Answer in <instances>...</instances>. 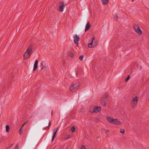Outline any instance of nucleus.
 <instances>
[{"label": "nucleus", "instance_id": "9b49d317", "mask_svg": "<svg viewBox=\"0 0 149 149\" xmlns=\"http://www.w3.org/2000/svg\"><path fill=\"white\" fill-rule=\"evenodd\" d=\"M27 123V122H25L21 126L19 131V133L20 134H22L23 131V126Z\"/></svg>", "mask_w": 149, "mask_h": 149}, {"label": "nucleus", "instance_id": "f3484780", "mask_svg": "<svg viewBox=\"0 0 149 149\" xmlns=\"http://www.w3.org/2000/svg\"><path fill=\"white\" fill-rule=\"evenodd\" d=\"M118 17L117 14V13L115 14L114 15V19L115 21L117 20L118 19Z\"/></svg>", "mask_w": 149, "mask_h": 149}, {"label": "nucleus", "instance_id": "f03ea898", "mask_svg": "<svg viewBox=\"0 0 149 149\" xmlns=\"http://www.w3.org/2000/svg\"><path fill=\"white\" fill-rule=\"evenodd\" d=\"M79 85L80 84L78 82L73 84L70 88V91L72 92L74 91L78 88Z\"/></svg>", "mask_w": 149, "mask_h": 149}, {"label": "nucleus", "instance_id": "f8f14e48", "mask_svg": "<svg viewBox=\"0 0 149 149\" xmlns=\"http://www.w3.org/2000/svg\"><path fill=\"white\" fill-rule=\"evenodd\" d=\"M106 118L109 122L112 123L114 118L111 117H107Z\"/></svg>", "mask_w": 149, "mask_h": 149}, {"label": "nucleus", "instance_id": "f257e3e1", "mask_svg": "<svg viewBox=\"0 0 149 149\" xmlns=\"http://www.w3.org/2000/svg\"><path fill=\"white\" fill-rule=\"evenodd\" d=\"M32 52V45H30L24 54V59L26 60L28 58Z\"/></svg>", "mask_w": 149, "mask_h": 149}, {"label": "nucleus", "instance_id": "0eeeda50", "mask_svg": "<svg viewBox=\"0 0 149 149\" xmlns=\"http://www.w3.org/2000/svg\"><path fill=\"white\" fill-rule=\"evenodd\" d=\"M97 45L95 42L93 41V40H92L91 42L88 44V46L89 48H93L96 46Z\"/></svg>", "mask_w": 149, "mask_h": 149}, {"label": "nucleus", "instance_id": "c9c22d12", "mask_svg": "<svg viewBox=\"0 0 149 149\" xmlns=\"http://www.w3.org/2000/svg\"><path fill=\"white\" fill-rule=\"evenodd\" d=\"M132 1H134V0H132Z\"/></svg>", "mask_w": 149, "mask_h": 149}, {"label": "nucleus", "instance_id": "6e6552de", "mask_svg": "<svg viewBox=\"0 0 149 149\" xmlns=\"http://www.w3.org/2000/svg\"><path fill=\"white\" fill-rule=\"evenodd\" d=\"M112 123L117 125H120L121 124L122 122L119 121L117 119H114Z\"/></svg>", "mask_w": 149, "mask_h": 149}, {"label": "nucleus", "instance_id": "20e7f679", "mask_svg": "<svg viewBox=\"0 0 149 149\" xmlns=\"http://www.w3.org/2000/svg\"><path fill=\"white\" fill-rule=\"evenodd\" d=\"M138 99V98L137 96H136L133 98L131 102L132 107H135L137 104Z\"/></svg>", "mask_w": 149, "mask_h": 149}, {"label": "nucleus", "instance_id": "6ab92c4d", "mask_svg": "<svg viewBox=\"0 0 149 149\" xmlns=\"http://www.w3.org/2000/svg\"><path fill=\"white\" fill-rule=\"evenodd\" d=\"M120 132L122 134H123L125 133V130L124 129H120Z\"/></svg>", "mask_w": 149, "mask_h": 149}, {"label": "nucleus", "instance_id": "7c9ffc66", "mask_svg": "<svg viewBox=\"0 0 149 149\" xmlns=\"http://www.w3.org/2000/svg\"><path fill=\"white\" fill-rule=\"evenodd\" d=\"M57 128H54V130H53V131H54L55 130H56H56H57Z\"/></svg>", "mask_w": 149, "mask_h": 149}, {"label": "nucleus", "instance_id": "7ed1b4c3", "mask_svg": "<svg viewBox=\"0 0 149 149\" xmlns=\"http://www.w3.org/2000/svg\"><path fill=\"white\" fill-rule=\"evenodd\" d=\"M101 110V108L100 107H92L90 109V111L91 113L95 112L97 113Z\"/></svg>", "mask_w": 149, "mask_h": 149}, {"label": "nucleus", "instance_id": "c756f323", "mask_svg": "<svg viewBox=\"0 0 149 149\" xmlns=\"http://www.w3.org/2000/svg\"><path fill=\"white\" fill-rule=\"evenodd\" d=\"M51 125V122H49V123L48 126H49Z\"/></svg>", "mask_w": 149, "mask_h": 149}, {"label": "nucleus", "instance_id": "dca6fc26", "mask_svg": "<svg viewBox=\"0 0 149 149\" xmlns=\"http://www.w3.org/2000/svg\"><path fill=\"white\" fill-rule=\"evenodd\" d=\"M6 132L7 133H8L9 132V126L8 125H7L6 127Z\"/></svg>", "mask_w": 149, "mask_h": 149}, {"label": "nucleus", "instance_id": "c85d7f7f", "mask_svg": "<svg viewBox=\"0 0 149 149\" xmlns=\"http://www.w3.org/2000/svg\"><path fill=\"white\" fill-rule=\"evenodd\" d=\"M45 66H42V70H43V69H44V68H45Z\"/></svg>", "mask_w": 149, "mask_h": 149}, {"label": "nucleus", "instance_id": "2eb2a0df", "mask_svg": "<svg viewBox=\"0 0 149 149\" xmlns=\"http://www.w3.org/2000/svg\"><path fill=\"white\" fill-rule=\"evenodd\" d=\"M102 2L104 4L106 5L108 3V0H102Z\"/></svg>", "mask_w": 149, "mask_h": 149}, {"label": "nucleus", "instance_id": "aec40b11", "mask_svg": "<svg viewBox=\"0 0 149 149\" xmlns=\"http://www.w3.org/2000/svg\"><path fill=\"white\" fill-rule=\"evenodd\" d=\"M75 128L73 126L70 129V130L72 132H74L75 131Z\"/></svg>", "mask_w": 149, "mask_h": 149}, {"label": "nucleus", "instance_id": "a878e982", "mask_svg": "<svg viewBox=\"0 0 149 149\" xmlns=\"http://www.w3.org/2000/svg\"><path fill=\"white\" fill-rule=\"evenodd\" d=\"M108 96V94L107 93H105L104 94V99H105L107 98Z\"/></svg>", "mask_w": 149, "mask_h": 149}, {"label": "nucleus", "instance_id": "473e14b6", "mask_svg": "<svg viewBox=\"0 0 149 149\" xmlns=\"http://www.w3.org/2000/svg\"><path fill=\"white\" fill-rule=\"evenodd\" d=\"M94 38H94V37H93V39H92V40H93V41H94Z\"/></svg>", "mask_w": 149, "mask_h": 149}, {"label": "nucleus", "instance_id": "39448f33", "mask_svg": "<svg viewBox=\"0 0 149 149\" xmlns=\"http://www.w3.org/2000/svg\"><path fill=\"white\" fill-rule=\"evenodd\" d=\"M134 28L136 32L139 35L141 36V35L142 31L138 25H134Z\"/></svg>", "mask_w": 149, "mask_h": 149}, {"label": "nucleus", "instance_id": "393cba45", "mask_svg": "<svg viewBox=\"0 0 149 149\" xmlns=\"http://www.w3.org/2000/svg\"><path fill=\"white\" fill-rule=\"evenodd\" d=\"M130 78V76L129 75H128L127 78L125 79V81H127Z\"/></svg>", "mask_w": 149, "mask_h": 149}, {"label": "nucleus", "instance_id": "bb28decb", "mask_svg": "<svg viewBox=\"0 0 149 149\" xmlns=\"http://www.w3.org/2000/svg\"><path fill=\"white\" fill-rule=\"evenodd\" d=\"M104 132H105V133H107L109 132V131L108 130H104Z\"/></svg>", "mask_w": 149, "mask_h": 149}, {"label": "nucleus", "instance_id": "423d86ee", "mask_svg": "<svg viewBox=\"0 0 149 149\" xmlns=\"http://www.w3.org/2000/svg\"><path fill=\"white\" fill-rule=\"evenodd\" d=\"M73 38H74V43L78 45V42L79 41V36L77 34H74L73 36Z\"/></svg>", "mask_w": 149, "mask_h": 149}, {"label": "nucleus", "instance_id": "cd10ccee", "mask_svg": "<svg viewBox=\"0 0 149 149\" xmlns=\"http://www.w3.org/2000/svg\"><path fill=\"white\" fill-rule=\"evenodd\" d=\"M15 149H19V146L18 144H17L16 145L15 148Z\"/></svg>", "mask_w": 149, "mask_h": 149}, {"label": "nucleus", "instance_id": "1a4fd4ad", "mask_svg": "<svg viewBox=\"0 0 149 149\" xmlns=\"http://www.w3.org/2000/svg\"><path fill=\"white\" fill-rule=\"evenodd\" d=\"M60 5L59 6V10L61 12H62L65 8V5L63 2L60 3Z\"/></svg>", "mask_w": 149, "mask_h": 149}, {"label": "nucleus", "instance_id": "4468645a", "mask_svg": "<svg viewBox=\"0 0 149 149\" xmlns=\"http://www.w3.org/2000/svg\"><path fill=\"white\" fill-rule=\"evenodd\" d=\"M58 129V128L56 130L54 133V134H53V136H52V141H53L54 140L55 138L56 137V132H57Z\"/></svg>", "mask_w": 149, "mask_h": 149}, {"label": "nucleus", "instance_id": "72a5a7b5", "mask_svg": "<svg viewBox=\"0 0 149 149\" xmlns=\"http://www.w3.org/2000/svg\"><path fill=\"white\" fill-rule=\"evenodd\" d=\"M13 144H11L10 145V147H11L13 146Z\"/></svg>", "mask_w": 149, "mask_h": 149}, {"label": "nucleus", "instance_id": "2f4dec72", "mask_svg": "<svg viewBox=\"0 0 149 149\" xmlns=\"http://www.w3.org/2000/svg\"><path fill=\"white\" fill-rule=\"evenodd\" d=\"M40 64H41L40 66L41 65H42V66H43V63H41Z\"/></svg>", "mask_w": 149, "mask_h": 149}, {"label": "nucleus", "instance_id": "5701e85b", "mask_svg": "<svg viewBox=\"0 0 149 149\" xmlns=\"http://www.w3.org/2000/svg\"><path fill=\"white\" fill-rule=\"evenodd\" d=\"M80 149H86V147L84 145H82L81 146Z\"/></svg>", "mask_w": 149, "mask_h": 149}, {"label": "nucleus", "instance_id": "b1692460", "mask_svg": "<svg viewBox=\"0 0 149 149\" xmlns=\"http://www.w3.org/2000/svg\"><path fill=\"white\" fill-rule=\"evenodd\" d=\"M69 55L71 57H73V53H71V52H70L69 53Z\"/></svg>", "mask_w": 149, "mask_h": 149}, {"label": "nucleus", "instance_id": "412c9836", "mask_svg": "<svg viewBox=\"0 0 149 149\" xmlns=\"http://www.w3.org/2000/svg\"><path fill=\"white\" fill-rule=\"evenodd\" d=\"M83 58L84 56L83 55H81L79 57V59L81 61H82L83 60Z\"/></svg>", "mask_w": 149, "mask_h": 149}, {"label": "nucleus", "instance_id": "f704fd0d", "mask_svg": "<svg viewBox=\"0 0 149 149\" xmlns=\"http://www.w3.org/2000/svg\"><path fill=\"white\" fill-rule=\"evenodd\" d=\"M52 113H53V112H52Z\"/></svg>", "mask_w": 149, "mask_h": 149}, {"label": "nucleus", "instance_id": "4be33fe9", "mask_svg": "<svg viewBox=\"0 0 149 149\" xmlns=\"http://www.w3.org/2000/svg\"><path fill=\"white\" fill-rule=\"evenodd\" d=\"M70 138V135H66V136L65 137V139L66 140V139H68Z\"/></svg>", "mask_w": 149, "mask_h": 149}, {"label": "nucleus", "instance_id": "9d476101", "mask_svg": "<svg viewBox=\"0 0 149 149\" xmlns=\"http://www.w3.org/2000/svg\"><path fill=\"white\" fill-rule=\"evenodd\" d=\"M38 61L37 59H36L35 62L34 67L33 68V70L34 71L37 68L38 66Z\"/></svg>", "mask_w": 149, "mask_h": 149}, {"label": "nucleus", "instance_id": "a211bd4d", "mask_svg": "<svg viewBox=\"0 0 149 149\" xmlns=\"http://www.w3.org/2000/svg\"><path fill=\"white\" fill-rule=\"evenodd\" d=\"M103 99H102V100L101 104L102 105L104 106L106 105V102Z\"/></svg>", "mask_w": 149, "mask_h": 149}, {"label": "nucleus", "instance_id": "ddd939ff", "mask_svg": "<svg viewBox=\"0 0 149 149\" xmlns=\"http://www.w3.org/2000/svg\"><path fill=\"white\" fill-rule=\"evenodd\" d=\"M90 27V25L89 22H88L85 28V32L89 30Z\"/></svg>", "mask_w": 149, "mask_h": 149}]
</instances>
